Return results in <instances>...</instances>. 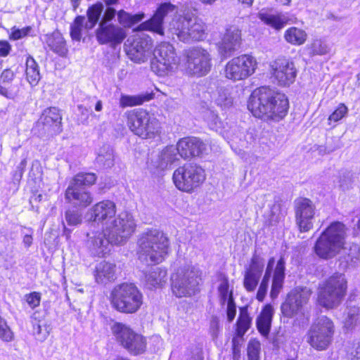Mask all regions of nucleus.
Returning a JSON list of instances; mask_svg holds the SVG:
<instances>
[{
    "label": "nucleus",
    "instance_id": "59",
    "mask_svg": "<svg viewBox=\"0 0 360 360\" xmlns=\"http://www.w3.org/2000/svg\"><path fill=\"white\" fill-rule=\"evenodd\" d=\"M347 256L345 257V261L348 262H354L356 259H358L359 256V248L357 245H352L348 252H346Z\"/></svg>",
    "mask_w": 360,
    "mask_h": 360
},
{
    "label": "nucleus",
    "instance_id": "27",
    "mask_svg": "<svg viewBox=\"0 0 360 360\" xmlns=\"http://www.w3.org/2000/svg\"><path fill=\"white\" fill-rule=\"evenodd\" d=\"M87 246L91 254L94 256L101 257L104 255L109 244H111L110 236L105 233V229L102 231H91L86 234Z\"/></svg>",
    "mask_w": 360,
    "mask_h": 360
},
{
    "label": "nucleus",
    "instance_id": "37",
    "mask_svg": "<svg viewBox=\"0 0 360 360\" xmlns=\"http://www.w3.org/2000/svg\"><path fill=\"white\" fill-rule=\"evenodd\" d=\"M259 19L266 25L276 30L282 29L288 22V18L283 14L271 15L264 13L259 14Z\"/></svg>",
    "mask_w": 360,
    "mask_h": 360
},
{
    "label": "nucleus",
    "instance_id": "55",
    "mask_svg": "<svg viewBox=\"0 0 360 360\" xmlns=\"http://www.w3.org/2000/svg\"><path fill=\"white\" fill-rule=\"evenodd\" d=\"M348 113V108L344 103H340L335 111L329 116L328 120L330 122H337Z\"/></svg>",
    "mask_w": 360,
    "mask_h": 360
},
{
    "label": "nucleus",
    "instance_id": "61",
    "mask_svg": "<svg viewBox=\"0 0 360 360\" xmlns=\"http://www.w3.org/2000/svg\"><path fill=\"white\" fill-rule=\"evenodd\" d=\"M27 165V160L26 158H24L22 160V161L20 162V164L17 166L16 170L15 171L13 174V180L15 181H20L21 179L25 168Z\"/></svg>",
    "mask_w": 360,
    "mask_h": 360
},
{
    "label": "nucleus",
    "instance_id": "12",
    "mask_svg": "<svg viewBox=\"0 0 360 360\" xmlns=\"http://www.w3.org/2000/svg\"><path fill=\"white\" fill-rule=\"evenodd\" d=\"M172 179L179 190L190 192L205 181V174L202 167L193 164H185L174 172Z\"/></svg>",
    "mask_w": 360,
    "mask_h": 360
},
{
    "label": "nucleus",
    "instance_id": "28",
    "mask_svg": "<svg viewBox=\"0 0 360 360\" xmlns=\"http://www.w3.org/2000/svg\"><path fill=\"white\" fill-rule=\"evenodd\" d=\"M264 269V259L254 255L251 264L246 270L244 277V287L248 291H253L258 284Z\"/></svg>",
    "mask_w": 360,
    "mask_h": 360
},
{
    "label": "nucleus",
    "instance_id": "64",
    "mask_svg": "<svg viewBox=\"0 0 360 360\" xmlns=\"http://www.w3.org/2000/svg\"><path fill=\"white\" fill-rule=\"evenodd\" d=\"M14 73L10 69L4 70L1 75V82L3 84H8L13 81Z\"/></svg>",
    "mask_w": 360,
    "mask_h": 360
},
{
    "label": "nucleus",
    "instance_id": "41",
    "mask_svg": "<svg viewBox=\"0 0 360 360\" xmlns=\"http://www.w3.org/2000/svg\"><path fill=\"white\" fill-rule=\"evenodd\" d=\"M26 77L28 82L32 85H36L40 79L39 65L34 59L29 56L26 60Z\"/></svg>",
    "mask_w": 360,
    "mask_h": 360
},
{
    "label": "nucleus",
    "instance_id": "49",
    "mask_svg": "<svg viewBox=\"0 0 360 360\" xmlns=\"http://www.w3.org/2000/svg\"><path fill=\"white\" fill-rule=\"evenodd\" d=\"M207 122L211 129L216 131L219 134L224 132L225 129L224 123L219 119L217 115L213 112H208Z\"/></svg>",
    "mask_w": 360,
    "mask_h": 360
},
{
    "label": "nucleus",
    "instance_id": "51",
    "mask_svg": "<svg viewBox=\"0 0 360 360\" xmlns=\"http://www.w3.org/2000/svg\"><path fill=\"white\" fill-rule=\"evenodd\" d=\"M334 183L342 190H348L352 184V175L349 172H340L336 179L334 180Z\"/></svg>",
    "mask_w": 360,
    "mask_h": 360
},
{
    "label": "nucleus",
    "instance_id": "23",
    "mask_svg": "<svg viewBox=\"0 0 360 360\" xmlns=\"http://www.w3.org/2000/svg\"><path fill=\"white\" fill-rule=\"evenodd\" d=\"M174 9L175 6L170 2L161 4L153 16L149 20L141 23L138 27V30H150L162 35L164 34L163 19L169 13L174 12Z\"/></svg>",
    "mask_w": 360,
    "mask_h": 360
},
{
    "label": "nucleus",
    "instance_id": "40",
    "mask_svg": "<svg viewBox=\"0 0 360 360\" xmlns=\"http://www.w3.org/2000/svg\"><path fill=\"white\" fill-rule=\"evenodd\" d=\"M103 11V5L98 3L90 6L86 12L88 20H85V29L91 30L98 22Z\"/></svg>",
    "mask_w": 360,
    "mask_h": 360
},
{
    "label": "nucleus",
    "instance_id": "3",
    "mask_svg": "<svg viewBox=\"0 0 360 360\" xmlns=\"http://www.w3.org/2000/svg\"><path fill=\"white\" fill-rule=\"evenodd\" d=\"M138 244L139 258L146 262L159 264L165 260L168 254L169 238L167 234L157 229L143 232Z\"/></svg>",
    "mask_w": 360,
    "mask_h": 360
},
{
    "label": "nucleus",
    "instance_id": "44",
    "mask_svg": "<svg viewBox=\"0 0 360 360\" xmlns=\"http://www.w3.org/2000/svg\"><path fill=\"white\" fill-rule=\"evenodd\" d=\"M83 28H85V17L79 15L70 26V36L73 40L80 41Z\"/></svg>",
    "mask_w": 360,
    "mask_h": 360
},
{
    "label": "nucleus",
    "instance_id": "24",
    "mask_svg": "<svg viewBox=\"0 0 360 360\" xmlns=\"http://www.w3.org/2000/svg\"><path fill=\"white\" fill-rule=\"evenodd\" d=\"M62 115L60 110L55 107L46 108L42 112L39 119L37 126L43 127L44 131L51 134H59L62 131L61 128Z\"/></svg>",
    "mask_w": 360,
    "mask_h": 360
},
{
    "label": "nucleus",
    "instance_id": "29",
    "mask_svg": "<svg viewBox=\"0 0 360 360\" xmlns=\"http://www.w3.org/2000/svg\"><path fill=\"white\" fill-rule=\"evenodd\" d=\"M116 265L106 261L96 264L94 270L95 281L101 285L113 282L116 279Z\"/></svg>",
    "mask_w": 360,
    "mask_h": 360
},
{
    "label": "nucleus",
    "instance_id": "56",
    "mask_svg": "<svg viewBox=\"0 0 360 360\" xmlns=\"http://www.w3.org/2000/svg\"><path fill=\"white\" fill-rule=\"evenodd\" d=\"M270 278H271V276L264 275L262 280V282L259 285V289H258V291L257 293V299L260 302H262L265 297V295L267 292Z\"/></svg>",
    "mask_w": 360,
    "mask_h": 360
},
{
    "label": "nucleus",
    "instance_id": "11",
    "mask_svg": "<svg viewBox=\"0 0 360 360\" xmlns=\"http://www.w3.org/2000/svg\"><path fill=\"white\" fill-rule=\"evenodd\" d=\"M334 332L333 322L327 316H321L311 326L307 342L314 349L324 350L331 343Z\"/></svg>",
    "mask_w": 360,
    "mask_h": 360
},
{
    "label": "nucleus",
    "instance_id": "53",
    "mask_svg": "<svg viewBox=\"0 0 360 360\" xmlns=\"http://www.w3.org/2000/svg\"><path fill=\"white\" fill-rule=\"evenodd\" d=\"M261 345L259 341L251 340L248 346V360H259Z\"/></svg>",
    "mask_w": 360,
    "mask_h": 360
},
{
    "label": "nucleus",
    "instance_id": "39",
    "mask_svg": "<svg viewBox=\"0 0 360 360\" xmlns=\"http://www.w3.org/2000/svg\"><path fill=\"white\" fill-rule=\"evenodd\" d=\"M143 18V13L132 15L125 11L124 9H120L117 11V21L119 24L124 27H131L135 24L141 21Z\"/></svg>",
    "mask_w": 360,
    "mask_h": 360
},
{
    "label": "nucleus",
    "instance_id": "14",
    "mask_svg": "<svg viewBox=\"0 0 360 360\" xmlns=\"http://www.w3.org/2000/svg\"><path fill=\"white\" fill-rule=\"evenodd\" d=\"M257 66L255 57L244 54L231 59L225 67V75L229 79L242 80L252 75Z\"/></svg>",
    "mask_w": 360,
    "mask_h": 360
},
{
    "label": "nucleus",
    "instance_id": "46",
    "mask_svg": "<svg viewBox=\"0 0 360 360\" xmlns=\"http://www.w3.org/2000/svg\"><path fill=\"white\" fill-rule=\"evenodd\" d=\"M216 103L222 108H229L233 103V98L229 89L220 88L217 90V96L215 98Z\"/></svg>",
    "mask_w": 360,
    "mask_h": 360
},
{
    "label": "nucleus",
    "instance_id": "4",
    "mask_svg": "<svg viewBox=\"0 0 360 360\" xmlns=\"http://www.w3.org/2000/svg\"><path fill=\"white\" fill-rule=\"evenodd\" d=\"M110 301L117 311L133 314L143 304V295L134 284L123 283L113 288L110 292Z\"/></svg>",
    "mask_w": 360,
    "mask_h": 360
},
{
    "label": "nucleus",
    "instance_id": "10",
    "mask_svg": "<svg viewBox=\"0 0 360 360\" xmlns=\"http://www.w3.org/2000/svg\"><path fill=\"white\" fill-rule=\"evenodd\" d=\"M153 56L150 68L159 76H165L173 72L178 65L179 58L174 48L168 42H162L157 45L153 51Z\"/></svg>",
    "mask_w": 360,
    "mask_h": 360
},
{
    "label": "nucleus",
    "instance_id": "62",
    "mask_svg": "<svg viewBox=\"0 0 360 360\" xmlns=\"http://www.w3.org/2000/svg\"><path fill=\"white\" fill-rule=\"evenodd\" d=\"M31 30H32L31 27H26L22 29L15 30L12 32L11 37L15 40L20 39L28 35L30 32L31 31Z\"/></svg>",
    "mask_w": 360,
    "mask_h": 360
},
{
    "label": "nucleus",
    "instance_id": "33",
    "mask_svg": "<svg viewBox=\"0 0 360 360\" xmlns=\"http://www.w3.org/2000/svg\"><path fill=\"white\" fill-rule=\"evenodd\" d=\"M32 332L36 340L44 342L49 337L51 330V326L44 319H40L39 313L35 311L31 316Z\"/></svg>",
    "mask_w": 360,
    "mask_h": 360
},
{
    "label": "nucleus",
    "instance_id": "8",
    "mask_svg": "<svg viewBox=\"0 0 360 360\" xmlns=\"http://www.w3.org/2000/svg\"><path fill=\"white\" fill-rule=\"evenodd\" d=\"M130 130L142 139H153L160 132V122L156 116L143 109L134 110L128 115Z\"/></svg>",
    "mask_w": 360,
    "mask_h": 360
},
{
    "label": "nucleus",
    "instance_id": "43",
    "mask_svg": "<svg viewBox=\"0 0 360 360\" xmlns=\"http://www.w3.org/2000/svg\"><path fill=\"white\" fill-rule=\"evenodd\" d=\"M153 98L152 94H143L135 96H122L120 101V106L124 108L141 105Z\"/></svg>",
    "mask_w": 360,
    "mask_h": 360
},
{
    "label": "nucleus",
    "instance_id": "20",
    "mask_svg": "<svg viewBox=\"0 0 360 360\" xmlns=\"http://www.w3.org/2000/svg\"><path fill=\"white\" fill-rule=\"evenodd\" d=\"M153 46L151 38L143 32L134 36L133 41L127 49L129 58L136 63L144 62Z\"/></svg>",
    "mask_w": 360,
    "mask_h": 360
},
{
    "label": "nucleus",
    "instance_id": "32",
    "mask_svg": "<svg viewBox=\"0 0 360 360\" xmlns=\"http://www.w3.org/2000/svg\"><path fill=\"white\" fill-rule=\"evenodd\" d=\"M285 259L281 257L278 259L274 272L271 289L270 292V296L272 299L276 298L283 288V281L285 278Z\"/></svg>",
    "mask_w": 360,
    "mask_h": 360
},
{
    "label": "nucleus",
    "instance_id": "7",
    "mask_svg": "<svg viewBox=\"0 0 360 360\" xmlns=\"http://www.w3.org/2000/svg\"><path fill=\"white\" fill-rule=\"evenodd\" d=\"M347 280L343 274L335 273L330 276L320 288L318 302L328 309L338 307L346 295Z\"/></svg>",
    "mask_w": 360,
    "mask_h": 360
},
{
    "label": "nucleus",
    "instance_id": "21",
    "mask_svg": "<svg viewBox=\"0 0 360 360\" xmlns=\"http://www.w3.org/2000/svg\"><path fill=\"white\" fill-rule=\"evenodd\" d=\"M96 37L101 44H110L115 46L121 44L127 37V34L124 28L118 25L99 24Z\"/></svg>",
    "mask_w": 360,
    "mask_h": 360
},
{
    "label": "nucleus",
    "instance_id": "31",
    "mask_svg": "<svg viewBox=\"0 0 360 360\" xmlns=\"http://www.w3.org/2000/svg\"><path fill=\"white\" fill-rule=\"evenodd\" d=\"M179 153L176 146H169L164 148L159 154L155 166L160 170H165L179 160Z\"/></svg>",
    "mask_w": 360,
    "mask_h": 360
},
{
    "label": "nucleus",
    "instance_id": "17",
    "mask_svg": "<svg viewBox=\"0 0 360 360\" xmlns=\"http://www.w3.org/2000/svg\"><path fill=\"white\" fill-rule=\"evenodd\" d=\"M176 32L178 38L183 41H199L205 36V25L196 16L186 15L179 22Z\"/></svg>",
    "mask_w": 360,
    "mask_h": 360
},
{
    "label": "nucleus",
    "instance_id": "1",
    "mask_svg": "<svg viewBox=\"0 0 360 360\" xmlns=\"http://www.w3.org/2000/svg\"><path fill=\"white\" fill-rule=\"evenodd\" d=\"M288 107V100L284 94L267 86L255 89L248 103V108L255 117L276 122L286 115Z\"/></svg>",
    "mask_w": 360,
    "mask_h": 360
},
{
    "label": "nucleus",
    "instance_id": "30",
    "mask_svg": "<svg viewBox=\"0 0 360 360\" xmlns=\"http://www.w3.org/2000/svg\"><path fill=\"white\" fill-rule=\"evenodd\" d=\"M167 276V271L165 269L158 266L151 267L144 272L143 283L150 290L160 288L166 284Z\"/></svg>",
    "mask_w": 360,
    "mask_h": 360
},
{
    "label": "nucleus",
    "instance_id": "54",
    "mask_svg": "<svg viewBox=\"0 0 360 360\" xmlns=\"http://www.w3.org/2000/svg\"><path fill=\"white\" fill-rule=\"evenodd\" d=\"M229 285L226 280L221 283L219 286V292L221 298V302L224 304L226 302L233 300L232 292L229 291Z\"/></svg>",
    "mask_w": 360,
    "mask_h": 360
},
{
    "label": "nucleus",
    "instance_id": "52",
    "mask_svg": "<svg viewBox=\"0 0 360 360\" xmlns=\"http://www.w3.org/2000/svg\"><path fill=\"white\" fill-rule=\"evenodd\" d=\"M14 338V334L7 323L0 316V339L4 342H11Z\"/></svg>",
    "mask_w": 360,
    "mask_h": 360
},
{
    "label": "nucleus",
    "instance_id": "60",
    "mask_svg": "<svg viewBox=\"0 0 360 360\" xmlns=\"http://www.w3.org/2000/svg\"><path fill=\"white\" fill-rule=\"evenodd\" d=\"M221 330L219 320L217 316H212L210 321V333L213 339L217 338Z\"/></svg>",
    "mask_w": 360,
    "mask_h": 360
},
{
    "label": "nucleus",
    "instance_id": "5",
    "mask_svg": "<svg viewBox=\"0 0 360 360\" xmlns=\"http://www.w3.org/2000/svg\"><path fill=\"white\" fill-rule=\"evenodd\" d=\"M201 271L193 266L179 268L171 277V288L176 297H189L199 292Z\"/></svg>",
    "mask_w": 360,
    "mask_h": 360
},
{
    "label": "nucleus",
    "instance_id": "35",
    "mask_svg": "<svg viewBox=\"0 0 360 360\" xmlns=\"http://www.w3.org/2000/svg\"><path fill=\"white\" fill-rule=\"evenodd\" d=\"M45 41L54 53L65 56L68 53L66 43L60 32L55 31L45 36Z\"/></svg>",
    "mask_w": 360,
    "mask_h": 360
},
{
    "label": "nucleus",
    "instance_id": "50",
    "mask_svg": "<svg viewBox=\"0 0 360 360\" xmlns=\"http://www.w3.org/2000/svg\"><path fill=\"white\" fill-rule=\"evenodd\" d=\"M309 54L314 55H324L328 52V47L327 44L321 39H315L309 46Z\"/></svg>",
    "mask_w": 360,
    "mask_h": 360
},
{
    "label": "nucleus",
    "instance_id": "38",
    "mask_svg": "<svg viewBox=\"0 0 360 360\" xmlns=\"http://www.w3.org/2000/svg\"><path fill=\"white\" fill-rule=\"evenodd\" d=\"M307 37V34L304 30L295 27L288 28L284 34L285 39L293 45L303 44L306 41Z\"/></svg>",
    "mask_w": 360,
    "mask_h": 360
},
{
    "label": "nucleus",
    "instance_id": "26",
    "mask_svg": "<svg viewBox=\"0 0 360 360\" xmlns=\"http://www.w3.org/2000/svg\"><path fill=\"white\" fill-rule=\"evenodd\" d=\"M240 30L234 26L227 28L219 46L220 54L224 58L231 56L240 47Z\"/></svg>",
    "mask_w": 360,
    "mask_h": 360
},
{
    "label": "nucleus",
    "instance_id": "22",
    "mask_svg": "<svg viewBox=\"0 0 360 360\" xmlns=\"http://www.w3.org/2000/svg\"><path fill=\"white\" fill-rule=\"evenodd\" d=\"M91 217L89 224L101 223L105 226L115 217L116 205L111 200H103L95 204L90 210Z\"/></svg>",
    "mask_w": 360,
    "mask_h": 360
},
{
    "label": "nucleus",
    "instance_id": "16",
    "mask_svg": "<svg viewBox=\"0 0 360 360\" xmlns=\"http://www.w3.org/2000/svg\"><path fill=\"white\" fill-rule=\"evenodd\" d=\"M186 68L188 72L199 77L207 75L211 69V56L201 47H193L186 51Z\"/></svg>",
    "mask_w": 360,
    "mask_h": 360
},
{
    "label": "nucleus",
    "instance_id": "58",
    "mask_svg": "<svg viewBox=\"0 0 360 360\" xmlns=\"http://www.w3.org/2000/svg\"><path fill=\"white\" fill-rule=\"evenodd\" d=\"M116 14L117 15V11L114 7H107L103 12V17L101 18L99 24H111L110 22L115 17Z\"/></svg>",
    "mask_w": 360,
    "mask_h": 360
},
{
    "label": "nucleus",
    "instance_id": "48",
    "mask_svg": "<svg viewBox=\"0 0 360 360\" xmlns=\"http://www.w3.org/2000/svg\"><path fill=\"white\" fill-rule=\"evenodd\" d=\"M345 327L347 329L352 328L356 325L359 316V308L356 307H347L345 311Z\"/></svg>",
    "mask_w": 360,
    "mask_h": 360
},
{
    "label": "nucleus",
    "instance_id": "47",
    "mask_svg": "<svg viewBox=\"0 0 360 360\" xmlns=\"http://www.w3.org/2000/svg\"><path fill=\"white\" fill-rule=\"evenodd\" d=\"M65 219L70 226H77L82 222V213L75 209H69L65 212Z\"/></svg>",
    "mask_w": 360,
    "mask_h": 360
},
{
    "label": "nucleus",
    "instance_id": "13",
    "mask_svg": "<svg viewBox=\"0 0 360 360\" xmlns=\"http://www.w3.org/2000/svg\"><path fill=\"white\" fill-rule=\"evenodd\" d=\"M117 341L132 355H139L146 351V339L142 335L135 333L122 323H117L113 328Z\"/></svg>",
    "mask_w": 360,
    "mask_h": 360
},
{
    "label": "nucleus",
    "instance_id": "63",
    "mask_svg": "<svg viewBox=\"0 0 360 360\" xmlns=\"http://www.w3.org/2000/svg\"><path fill=\"white\" fill-rule=\"evenodd\" d=\"M226 303H227V310H226L227 319H228L229 322H231L234 319L236 314V304L234 303V301L231 300H230V301Z\"/></svg>",
    "mask_w": 360,
    "mask_h": 360
},
{
    "label": "nucleus",
    "instance_id": "9",
    "mask_svg": "<svg viewBox=\"0 0 360 360\" xmlns=\"http://www.w3.org/2000/svg\"><path fill=\"white\" fill-rule=\"evenodd\" d=\"M136 226L132 214L128 212H122L108 221L103 228L105 234L110 236L111 244L120 245L129 239L135 231Z\"/></svg>",
    "mask_w": 360,
    "mask_h": 360
},
{
    "label": "nucleus",
    "instance_id": "2",
    "mask_svg": "<svg viewBox=\"0 0 360 360\" xmlns=\"http://www.w3.org/2000/svg\"><path fill=\"white\" fill-rule=\"evenodd\" d=\"M346 236V227L343 223H331L316 240L314 247V252L324 259L335 257L342 250L347 251L345 247Z\"/></svg>",
    "mask_w": 360,
    "mask_h": 360
},
{
    "label": "nucleus",
    "instance_id": "57",
    "mask_svg": "<svg viewBox=\"0 0 360 360\" xmlns=\"http://www.w3.org/2000/svg\"><path fill=\"white\" fill-rule=\"evenodd\" d=\"M25 300L28 305L32 308L34 309L38 307L41 301V295L37 292H32L30 294H27L25 296Z\"/></svg>",
    "mask_w": 360,
    "mask_h": 360
},
{
    "label": "nucleus",
    "instance_id": "36",
    "mask_svg": "<svg viewBox=\"0 0 360 360\" xmlns=\"http://www.w3.org/2000/svg\"><path fill=\"white\" fill-rule=\"evenodd\" d=\"M114 151L110 146L103 145L98 150L96 163L103 168H110L114 165Z\"/></svg>",
    "mask_w": 360,
    "mask_h": 360
},
{
    "label": "nucleus",
    "instance_id": "6",
    "mask_svg": "<svg viewBox=\"0 0 360 360\" xmlns=\"http://www.w3.org/2000/svg\"><path fill=\"white\" fill-rule=\"evenodd\" d=\"M94 173H79L70 181L65 193V199L75 207L85 208L93 202V196L86 186L95 184Z\"/></svg>",
    "mask_w": 360,
    "mask_h": 360
},
{
    "label": "nucleus",
    "instance_id": "18",
    "mask_svg": "<svg viewBox=\"0 0 360 360\" xmlns=\"http://www.w3.org/2000/svg\"><path fill=\"white\" fill-rule=\"evenodd\" d=\"M311 296V290L307 288H295L291 290L282 304L281 309L286 317H292L298 314H303L304 307Z\"/></svg>",
    "mask_w": 360,
    "mask_h": 360
},
{
    "label": "nucleus",
    "instance_id": "19",
    "mask_svg": "<svg viewBox=\"0 0 360 360\" xmlns=\"http://www.w3.org/2000/svg\"><path fill=\"white\" fill-rule=\"evenodd\" d=\"M296 224L301 232H307L313 227V219L316 207L313 202L306 198H300L295 201Z\"/></svg>",
    "mask_w": 360,
    "mask_h": 360
},
{
    "label": "nucleus",
    "instance_id": "25",
    "mask_svg": "<svg viewBox=\"0 0 360 360\" xmlns=\"http://www.w3.org/2000/svg\"><path fill=\"white\" fill-rule=\"evenodd\" d=\"M176 148L179 155L184 159L200 156L207 150L206 144L195 137H187L179 140Z\"/></svg>",
    "mask_w": 360,
    "mask_h": 360
},
{
    "label": "nucleus",
    "instance_id": "34",
    "mask_svg": "<svg viewBox=\"0 0 360 360\" xmlns=\"http://www.w3.org/2000/svg\"><path fill=\"white\" fill-rule=\"evenodd\" d=\"M273 315L274 309L271 304H268L264 307L256 319L257 328L264 337L269 334Z\"/></svg>",
    "mask_w": 360,
    "mask_h": 360
},
{
    "label": "nucleus",
    "instance_id": "15",
    "mask_svg": "<svg viewBox=\"0 0 360 360\" xmlns=\"http://www.w3.org/2000/svg\"><path fill=\"white\" fill-rule=\"evenodd\" d=\"M271 77L278 85L289 86L294 83L297 75V69L294 62L286 58H278L269 65Z\"/></svg>",
    "mask_w": 360,
    "mask_h": 360
},
{
    "label": "nucleus",
    "instance_id": "42",
    "mask_svg": "<svg viewBox=\"0 0 360 360\" xmlns=\"http://www.w3.org/2000/svg\"><path fill=\"white\" fill-rule=\"evenodd\" d=\"M252 319L250 316L246 308L240 310V315L236 323L237 336L242 338L250 328Z\"/></svg>",
    "mask_w": 360,
    "mask_h": 360
},
{
    "label": "nucleus",
    "instance_id": "45",
    "mask_svg": "<svg viewBox=\"0 0 360 360\" xmlns=\"http://www.w3.org/2000/svg\"><path fill=\"white\" fill-rule=\"evenodd\" d=\"M283 216L281 205L278 202H274L266 214V222L269 226H274L278 223Z\"/></svg>",
    "mask_w": 360,
    "mask_h": 360
}]
</instances>
